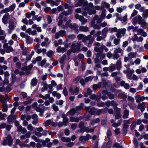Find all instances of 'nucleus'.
I'll return each mask as SVG.
<instances>
[{
	"instance_id": "nucleus-37",
	"label": "nucleus",
	"mask_w": 148,
	"mask_h": 148,
	"mask_svg": "<svg viewBox=\"0 0 148 148\" xmlns=\"http://www.w3.org/2000/svg\"><path fill=\"white\" fill-rule=\"evenodd\" d=\"M63 124L64 126H66L69 121V119L66 118L63 119Z\"/></svg>"
},
{
	"instance_id": "nucleus-45",
	"label": "nucleus",
	"mask_w": 148,
	"mask_h": 148,
	"mask_svg": "<svg viewBox=\"0 0 148 148\" xmlns=\"http://www.w3.org/2000/svg\"><path fill=\"white\" fill-rule=\"evenodd\" d=\"M122 51V49L120 48L119 47L118 48H116L115 50L114 51V53H120Z\"/></svg>"
},
{
	"instance_id": "nucleus-57",
	"label": "nucleus",
	"mask_w": 148,
	"mask_h": 148,
	"mask_svg": "<svg viewBox=\"0 0 148 148\" xmlns=\"http://www.w3.org/2000/svg\"><path fill=\"white\" fill-rule=\"evenodd\" d=\"M97 106L99 107H103L104 106L105 104L104 102H99L97 103Z\"/></svg>"
},
{
	"instance_id": "nucleus-2",
	"label": "nucleus",
	"mask_w": 148,
	"mask_h": 148,
	"mask_svg": "<svg viewBox=\"0 0 148 148\" xmlns=\"http://www.w3.org/2000/svg\"><path fill=\"white\" fill-rule=\"evenodd\" d=\"M84 109L86 112H88L91 115H94L96 114L97 109L94 107H91L89 106H85Z\"/></svg>"
},
{
	"instance_id": "nucleus-59",
	"label": "nucleus",
	"mask_w": 148,
	"mask_h": 148,
	"mask_svg": "<svg viewBox=\"0 0 148 148\" xmlns=\"http://www.w3.org/2000/svg\"><path fill=\"white\" fill-rule=\"evenodd\" d=\"M120 128H117L114 130V132L116 135H118L120 134Z\"/></svg>"
},
{
	"instance_id": "nucleus-22",
	"label": "nucleus",
	"mask_w": 148,
	"mask_h": 148,
	"mask_svg": "<svg viewBox=\"0 0 148 148\" xmlns=\"http://www.w3.org/2000/svg\"><path fill=\"white\" fill-rule=\"evenodd\" d=\"M142 16L144 18H146L148 17V9H146L143 12Z\"/></svg>"
},
{
	"instance_id": "nucleus-25",
	"label": "nucleus",
	"mask_w": 148,
	"mask_h": 148,
	"mask_svg": "<svg viewBox=\"0 0 148 148\" xmlns=\"http://www.w3.org/2000/svg\"><path fill=\"white\" fill-rule=\"evenodd\" d=\"M46 61V60L45 59L41 61L40 62H38V64L39 66L40 65L42 67L45 64Z\"/></svg>"
},
{
	"instance_id": "nucleus-46",
	"label": "nucleus",
	"mask_w": 148,
	"mask_h": 148,
	"mask_svg": "<svg viewBox=\"0 0 148 148\" xmlns=\"http://www.w3.org/2000/svg\"><path fill=\"white\" fill-rule=\"evenodd\" d=\"M120 57V55L118 54L115 53L113 55V58L114 60L117 59Z\"/></svg>"
},
{
	"instance_id": "nucleus-60",
	"label": "nucleus",
	"mask_w": 148,
	"mask_h": 148,
	"mask_svg": "<svg viewBox=\"0 0 148 148\" xmlns=\"http://www.w3.org/2000/svg\"><path fill=\"white\" fill-rule=\"evenodd\" d=\"M108 95L109 97V99H113L114 98V96L112 94L108 93Z\"/></svg>"
},
{
	"instance_id": "nucleus-13",
	"label": "nucleus",
	"mask_w": 148,
	"mask_h": 148,
	"mask_svg": "<svg viewBox=\"0 0 148 148\" xmlns=\"http://www.w3.org/2000/svg\"><path fill=\"white\" fill-rule=\"evenodd\" d=\"M79 20L82 22V24L83 25L85 23H86L87 21V20L86 19H85L84 17L80 15V17L79 19Z\"/></svg>"
},
{
	"instance_id": "nucleus-64",
	"label": "nucleus",
	"mask_w": 148,
	"mask_h": 148,
	"mask_svg": "<svg viewBox=\"0 0 148 148\" xmlns=\"http://www.w3.org/2000/svg\"><path fill=\"white\" fill-rule=\"evenodd\" d=\"M47 20L48 21V24H50L52 22V20L51 17L49 15L48 16Z\"/></svg>"
},
{
	"instance_id": "nucleus-1",
	"label": "nucleus",
	"mask_w": 148,
	"mask_h": 148,
	"mask_svg": "<svg viewBox=\"0 0 148 148\" xmlns=\"http://www.w3.org/2000/svg\"><path fill=\"white\" fill-rule=\"evenodd\" d=\"M81 43L79 42H77L76 45L75 43H73L71 47V49L67 50V54L68 56H69V59L70 58V54L72 52L73 53H79L80 51Z\"/></svg>"
},
{
	"instance_id": "nucleus-23",
	"label": "nucleus",
	"mask_w": 148,
	"mask_h": 148,
	"mask_svg": "<svg viewBox=\"0 0 148 148\" xmlns=\"http://www.w3.org/2000/svg\"><path fill=\"white\" fill-rule=\"evenodd\" d=\"M7 115L5 113L2 114V112L0 111V118L2 120L5 119V117H6Z\"/></svg>"
},
{
	"instance_id": "nucleus-61",
	"label": "nucleus",
	"mask_w": 148,
	"mask_h": 148,
	"mask_svg": "<svg viewBox=\"0 0 148 148\" xmlns=\"http://www.w3.org/2000/svg\"><path fill=\"white\" fill-rule=\"evenodd\" d=\"M23 51L22 54L24 56H26L27 53V50L26 49V47H25L23 50H22Z\"/></svg>"
},
{
	"instance_id": "nucleus-7",
	"label": "nucleus",
	"mask_w": 148,
	"mask_h": 148,
	"mask_svg": "<svg viewBox=\"0 0 148 148\" xmlns=\"http://www.w3.org/2000/svg\"><path fill=\"white\" fill-rule=\"evenodd\" d=\"M138 109H140L141 112H143L145 110V103L143 102L142 103H139L137 106Z\"/></svg>"
},
{
	"instance_id": "nucleus-33",
	"label": "nucleus",
	"mask_w": 148,
	"mask_h": 148,
	"mask_svg": "<svg viewBox=\"0 0 148 148\" xmlns=\"http://www.w3.org/2000/svg\"><path fill=\"white\" fill-rule=\"evenodd\" d=\"M5 138H6L8 140V142L10 143V142L11 143V144L12 143V137L10 135H8Z\"/></svg>"
},
{
	"instance_id": "nucleus-21",
	"label": "nucleus",
	"mask_w": 148,
	"mask_h": 148,
	"mask_svg": "<svg viewBox=\"0 0 148 148\" xmlns=\"http://www.w3.org/2000/svg\"><path fill=\"white\" fill-rule=\"evenodd\" d=\"M80 77L79 76H77L73 79V83L75 84H77L79 80L80 79Z\"/></svg>"
},
{
	"instance_id": "nucleus-26",
	"label": "nucleus",
	"mask_w": 148,
	"mask_h": 148,
	"mask_svg": "<svg viewBox=\"0 0 148 148\" xmlns=\"http://www.w3.org/2000/svg\"><path fill=\"white\" fill-rule=\"evenodd\" d=\"M114 119L115 120L120 119L122 116V115L121 114H114Z\"/></svg>"
},
{
	"instance_id": "nucleus-20",
	"label": "nucleus",
	"mask_w": 148,
	"mask_h": 148,
	"mask_svg": "<svg viewBox=\"0 0 148 148\" xmlns=\"http://www.w3.org/2000/svg\"><path fill=\"white\" fill-rule=\"evenodd\" d=\"M116 147V148H123L122 146H120L119 143H114L112 146V148H114Z\"/></svg>"
},
{
	"instance_id": "nucleus-47",
	"label": "nucleus",
	"mask_w": 148,
	"mask_h": 148,
	"mask_svg": "<svg viewBox=\"0 0 148 148\" xmlns=\"http://www.w3.org/2000/svg\"><path fill=\"white\" fill-rule=\"evenodd\" d=\"M121 97L123 99H125L127 98V95L124 93H121L119 94Z\"/></svg>"
},
{
	"instance_id": "nucleus-40",
	"label": "nucleus",
	"mask_w": 148,
	"mask_h": 148,
	"mask_svg": "<svg viewBox=\"0 0 148 148\" xmlns=\"http://www.w3.org/2000/svg\"><path fill=\"white\" fill-rule=\"evenodd\" d=\"M63 93L65 96H67L68 95V91L66 87L64 88L63 90Z\"/></svg>"
},
{
	"instance_id": "nucleus-39",
	"label": "nucleus",
	"mask_w": 148,
	"mask_h": 148,
	"mask_svg": "<svg viewBox=\"0 0 148 148\" xmlns=\"http://www.w3.org/2000/svg\"><path fill=\"white\" fill-rule=\"evenodd\" d=\"M128 70H129L128 71V73H129L130 74L128 73L127 74V76L128 78L130 79H132L131 76H132V73L131 72V71L130 69V68L128 69Z\"/></svg>"
},
{
	"instance_id": "nucleus-43",
	"label": "nucleus",
	"mask_w": 148,
	"mask_h": 148,
	"mask_svg": "<svg viewBox=\"0 0 148 148\" xmlns=\"http://www.w3.org/2000/svg\"><path fill=\"white\" fill-rule=\"evenodd\" d=\"M36 110L37 112L42 113L43 111L44 110L43 109L38 107H37L36 108Z\"/></svg>"
},
{
	"instance_id": "nucleus-3",
	"label": "nucleus",
	"mask_w": 148,
	"mask_h": 148,
	"mask_svg": "<svg viewBox=\"0 0 148 148\" xmlns=\"http://www.w3.org/2000/svg\"><path fill=\"white\" fill-rule=\"evenodd\" d=\"M91 138V136L89 134L86 135V136H81L79 138V140L81 142L83 140L88 141Z\"/></svg>"
},
{
	"instance_id": "nucleus-55",
	"label": "nucleus",
	"mask_w": 148,
	"mask_h": 148,
	"mask_svg": "<svg viewBox=\"0 0 148 148\" xmlns=\"http://www.w3.org/2000/svg\"><path fill=\"white\" fill-rule=\"evenodd\" d=\"M112 141L111 140H109L106 145L107 148H110L111 147Z\"/></svg>"
},
{
	"instance_id": "nucleus-35",
	"label": "nucleus",
	"mask_w": 148,
	"mask_h": 148,
	"mask_svg": "<svg viewBox=\"0 0 148 148\" xmlns=\"http://www.w3.org/2000/svg\"><path fill=\"white\" fill-rule=\"evenodd\" d=\"M8 110V106L7 104L3 105V108L2 110V111L3 112H6Z\"/></svg>"
},
{
	"instance_id": "nucleus-34",
	"label": "nucleus",
	"mask_w": 148,
	"mask_h": 148,
	"mask_svg": "<svg viewBox=\"0 0 148 148\" xmlns=\"http://www.w3.org/2000/svg\"><path fill=\"white\" fill-rule=\"evenodd\" d=\"M109 30L111 32H116L118 30L116 27H114L112 28H109Z\"/></svg>"
},
{
	"instance_id": "nucleus-52",
	"label": "nucleus",
	"mask_w": 148,
	"mask_h": 148,
	"mask_svg": "<svg viewBox=\"0 0 148 148\" xmlns=\"http://www.w3.org/2000/svg\"><path fill=\"white\" fill-rule=\"evenodd\" d=\"M6 124L5 123H2L0 125V129L2 128H4L6 126Z\"/></svg>"
},
{
	"instance_id": "nucleus-44",
	"label": "nucleus",
	"mask_w": 148,
	"mask_h": 148,
	"mask_svg": "<svg viewBox=\"0 0 148 148\" xmlns=\"http://www.w3.org/2000/svg\"><path fill=\"white\" fill-rule=\"evenodd\" d=\"M119 39L115 38L114 40V43L116 45L119 44Z\"/></svg>"
},
{
	"instance_id": "nucleus-54",
	"label": "nucleus",
	"mask_w": 148,
	"mask_h": 148,
	"mask_svg": "<svg viewBox=\"0 0 148 148\" xmlns=\"http://www.w3.org/2000/svg\"><path fill=\"white\" fill-rule=\"evenodd\" d=\"M11 85H8L5 88V90L8 92H9L12 90V88H11Z\"/></svg>"
},
{
	"instance_id": "nucleus-16",
	"label": "nucleus",
	"mask_w": 148,
	"mask_h": 148,
	"mask_svg": "<svg viewBox=\"0 0 148 148\" xmlns=\"http://www.w3.org/2000/svg\"><path fill=\"white\" fill-rule=\"evenodd\" d=\"M76 113V111L75 109L74 108H73V109H71V110H70L69 111H68L67 113V114H68L69 113V114L71 115H74Z\"/></svg>"
},
{
	"instance_id": "nucleus-8",
	"label": "nucleus",
	"mask_w": 148,
	"mask_h": 148,
	"mask_svg": "<svg viewBox=\"0 0 148 148\" xmlns=\"http://www.w3.org/2000/svg\"><path fill=\"white\" fill-rule=\"evenodd\" d=\"M33 67V65L31 64L28 66H26L22 67L21 69V70L22 71H26L27 70H28L29 71L32 69Z\"/></svg>"
},
{
	"instance_id": "nucleus-9",
	"label": "nucleus",
	"mask_w": 148,
	"mask_h": 148,
	"mask_svg": "<svg viewBox=\"0 0 148 148\" xmlns=\"http://www.w3.org/2000/svg\"><path fill=\"white\" fill-rule=\"evenodd\" d=\"M26 41L27 44H31L32 42V39L30 38V37L27 34H26Z\"/></svg>"
},
{
	"instance_id": "nucleus-56",
	"label": "nucleus",
	"mask_w": 148,
	"mask_h": 148,
	"mask_svg": "<svg viewBox=\"0 0 148 148\" xmlns=\"http://www.w3.org/2000/svg\"><path fill=\"white\" fill-rule=\"evenodd\" d=\"M58 10V12L60 11H62L63 10L64 8L63 6L61 5H60L58 6L57 8Z\"/></svg>"
},
{
	"instance_id": "nucleus-30",
	"label": "nucleus",
	"mask_w": 148,
	"mask_h": 148,
	"mask_svg": "<svg viewBox=\"0 0 148 148\" xmlns=\"http://www.w3.org/2000/svg\"><path fill=\"white\" fill-rule=\"evenodd\" d=\"M136 126V121H134L130 125V130H134Z\"/></svg>"
},
{
	"instance_id": "nucleus-15",
	"label": "nucleus",
	"mask_w": 148,
	"mask_h": 148,
	"mask_svg": "<svg viewBox=\"0 0 148 148\" xmlns=\"http://www.w3.org/2000/svg\"><path fill=\"white\" fill-rule=\"evenodd\" d=\"M106 15V10L104 9L102 10L101 14L100 15V19H104L105 18Z\"/></svg>"
},
{
	"instance_id": "nucleus-36",
	"label": "nucleus",
	"mask_w": 148,
	"mask_h": 148,
	"mask_svg": "<svg viewBox=\"0 0 148 148\" xmlns=\"http://www.w3.org/2000/svg\"><path fill=\"white\" fill-rule=\"evenodd\" d=\"M128 55L129 57L131 56V58H135L136 56V53L133 52H132L130 53Z\"/></svg>"
},
{
	"instance_id": "nucleus-32",
	"label": "nucleus",
	"mask_w": 148,
	"mask_h": 148,
	"mask_svg": "<svg viewBox=\"0 0 148 148\" xmlns=\"http://www.w3.org/2000/svg\"><path fill=\"white\" fill-rule=\"evenodd\" d=\"M107 136L108 139H109L110 137L112 136V132L110 130H108L107 132Z\"/></svg>"
},
{
	"instance_id": "nucleus-38",
	"label": "nucleus",
	"mask_w": 148,
	"mask_h": 148,
	"mask_svg": "<svg viewBox=\"0 0 148 148\" xmlns=\"http://www.w3.org/2000/svg\"><path fill=\"white\" fill-rule=\"evenodd\" d=\"M51 123V120L50 119H48L45 122V126L46 127L50 125Z\"/></svg>"
},
{
	"instance_id": "nucleus-12",
	"label": "nucleus",
	"mask_w": 148,
	"mask_h": 148,
	"mask_svg": "<svg viewBox=\"0 0 148 148\" xmlns=\"http://www.w3.org/2000/svg\"><path fill=\"white\" fill-rule=\"evenodd\" d=\"M37 79L36 78H34L32 79L31 82V85L34 86H36L37 85Z\"/></svg>"
},
{
	"instance_id": "nucleus-49",
	"label": "nucleus",
	"mask_w": 148,
	"mask_h": 148,
	"mask_svg": "<svg viewBox=\"0 0 148 148\" xmlns=\"http://www.w3.org/2000/svg\"><path fill=\"white\" fill-rule=\"evenodd\" d=\"M60 36L63 37L65 36L66 34V31L65 30L60 31H59Z\"/></svg>"
},
{
	"instance_id": "nucleus-58",
	"label": "nucleus",
	"mask_w": 148,
	"mask_h": 148,
	"mask_svg": "<svg viewBox=\"0 0 148 148\" xmlns=\"http://www.w3.org/2000/svg\"><path fill=\"white\" fill-rule=\"evenodd\" d=\"M116 36L118 38H121V33L119 30L116 32Z\"/></svg>"
},
{
	"instance_id": "nucleus-63",
	"label": "nucleus",
	"mask_w": 148,
	"mask_h": 148,
	"mask_svg": "<svg viewBox=\"0 0 148 148\" xmlns=\"http://www.w3.org/2000/svg\"><path fill=\"white\" fill-rule=\"evenodd\" d=\"M84 35L82 34H79L77 36V38L79 40H81L82 39Z\"/></svg>"
},
{
	"instance_id": "nucleus-41",
	"label": "nucleus",
	"mask_w": 148,
	"mask_h": 148,
	"mask_svg": "<svg viewBox=\"0 0 148 148\" xmlns=\"http://www.w3.org/2000/svg\"><path fill=\"white\" fill-rule=\"evenodd\" d=\"M93 28L95 29H97L98 30L100 29L101 28V25H98L97 24H95L93 26Z\"/></svg>"
},
{
	"instance_id": "nucleus-42",
	"label": "nucleus",
	"mask_w": 148,
	"mask_h": 148,
	"mask_svg": "<svg viewBox=\"0 0 148 148\" xmlns=\"http://www.w3.org/2000/svg\"><path fill=\"white\" fill-rule=\"evenodd\" d=\"M32 139H34L36 142H38V141H42L41 140L38 139L37 138L35 135H33L32 136Z\"/></svg>"
},
{
	"instance_id": "nucleus-27",
	"label": "nucleus",
	"mask_w": 148,
	"mask_h": 148,
	"mask_svg": "<svg viewBox=\"0 0 148 148\" xmlns=\"http://www.w3.org/2000/svg\"><path fill=\"white\" fill-rule=\"evenodd\" d=\"M12 82L13 83H14L16 81V75L15 74L12 73L11 74Z\"/></svg>"
},
{
	"instance_id": "nucleus-10",
	"label": "nucleus",
	"mask_w": 148,
	"mask_h": 148,
	"mask_svg": "<svg viewBox=\"0 0 148 148\" xmlns=\"http://www.w3.org/2000/svg\"><path fill=\"white\" fill-rule=\"evenodd\" d=\"M121 63L120 60H118L116 62V68L118 70H120L121 68Z\"/></svg>"
},
{
	"instance_id": "nucleus-5",
	"label": "nucleus",
	"mask_w": 148,
	"mask_h": 148,
	"mask_svg": "<svg viewBox=\"0 0 148 148\" xmlns=\"http://www.w3.org/2000/svg\"><path fill=\"white\" fill-rule=\"evenodd\" d=\"M17 118V116L16 115L10 114L8 117V122H10L13 120L16 119Z\"/></svg>"
},
{
	"instance_id": "nucleus-11",
	"label": "nucleus",
	"mask_w": 148,
	"mask_h": 148,
	"mask_svg": "<svg viewBox=\"0 0 148 148\" xmlns=\"http://www.w3.org/2000/svg\"><path fill=\"white\" fill-rule=\"evenodd\" d=\"M79 30L81 31L86 32L88 30V29L86 26H80L79 27Z\"/></svg>"
},
{
	"instance_id": "nucleus-24",
	"label": "nucleus",
	"mask_w": 148,
	"mask_h": 148,
	"mask_svg": "<svg viewBox=\"0 0 148 148\" xmlns=\"http://www.w3.org/2000/svg\"><path fill=\"white\" fill-rule=\"evenodd\" d=\"M109 30L107 27H105L102 31V34L103 36L106 35V33Z\"/></svg>"
},
{
	"instance_id": "nucleus-19",
	"label": "nucleus",
	"mask_w": 148,
	"mask_h": 148,
	"mask_svg": "<svg viewBox=\"0 0 148 148\" xmlns=\"http://www.w3.org/2000/svg\"><path fill=\"white\" fill-rule=\"evenodd\" d=\"M66 58V55L64 54L60 59V62L61 64H64V61Z\"/></svg>"
},
{
	"instance_id": "nucleus-50",
	"label": "nucleus",
	"mask_w": 148,
	"mask_h": 148,
	"mask_svg": "<svg viewBox=\"0 0 148 148\" xmlns=\"http://www.w3.org/2000/svg\"><path fill=\"white\" fill-rule=\"evenodd\" d=\"M103 112V110L102 109H99L98 110L97 112L96 111V114H95V115H99L101 113Z\"/></svg>"
},
{
	"instance_id": "nucleus-62",
	"label": "nucleus",
	"mask_w": 148,
	"mask_h": 148,
	"mask_svg": "<svg viewBox=\"0 0 148 148\" xmlns=\"http://www.w3.org/2000/svg\"><path fill=\"white\" fill-rule=\"evenodd\" d=\"M77 125V124L76 123H73L71 125V128L73 130H74L76 129Z\"/></svg>"
},
{
	"instance_id": "nucleus-53",
	"label": "nucleus",
	"mask_w": 148,
	"mask_h": 148,
	"mask_svg": "<svg viewBox=\"0 0 148 148\" xmlns=\"http://www.w3.org/2000/svg\"><path fill=\"white\" fill-rule=\"evenodd\" d=\"M102 81L103 82V86L105 87H106L107 85L108 84L106 82V80L104 78L102 79Z\"/></svg>"
},
{
	"instance_id": "nucleus-51",
	"label": "nucleus",
	"mask_w": 148,
	"mask_h": 148,
	"mask_svg": "<svg viewBox=\"0 0 148 148\" xmlns=\"http://www.w3.org/2000/svg\"><path fill=\"white\" fill-rule=\"evenodd\" d=\"M81 68L82 71H84L85 69L86 66L85 65V63L84 62H82Z\"/></svg>"
},
{
	"instance_id": "nucleus-48",
	"label": "nucleus",
	"mask_w": 148,
	"mask_h": 148,
	"mask_svg": "<svg viewBox=\"0 0 148 148\" xmlns=\"http://www.w3.org/2000/svg\"><path fill=\"white\" fill-rule=\"evenodd\" d=\"M119 30L121 34H122L123 35H124L125 34L126 31V29L123 28L121 29H119Z\"/></svg>"
},
{
	"instance_id": "nucleus-4",
	"label": "nucleus",
	"mask_w": 148,
	"mask_h": 148,
	"mask_svg": "<svg viewBox=\"0 0 148 148\" xmlns=\"http://www.w3.org/2000/svg\"><path fill=\"white\" fill-rule=\"evenodd\" d=\"M10 16L8 13L4 14L2 18V21L4 24H6L7 23V20L9 18Z\"/></svg>"
},
{
	"instance_id": "nucleus-6",
	"label": "nucleus",
	"mask_w": 148,
	"mask_h": 148,
	"mask_svg": "<svg viewBox=\"0 0 148 148\" xmlns=\"http://www.w3.org/2000/svg\"><path fill=\"white\" fill-rule=\"evenodd\" d=\"M135 97V99H136V102L138 103L145 99V97L144 96L141 97L140 95H139L136 96Z\"/></svg>"
},
{
	"instance_id": "nucleus-29",
	"label": "nucleus",
	"mask_w": 148,
	"mask_h": 148,
	"mask_svg": "<svg viewBox=\"0 0 148 148\" xmlns=\"http://www.w3.org/2000/svg\"><path fill=\"white\" fill-rule=\"evenodd\" d=\"M9 12V10L8 8H5L4 9L0 11V14H3V13H7L8 12Z\"/></svg>"
},
{
	"instance_id": "nucleus-17",
	"label": "nucleus",
	"mask_w": 148,
	"mask_h": 148,
	"mask_svg": "<svg viewBox=\"0 0 148 148\" xmlns=\"http://www.w3.org/2000/svg\"><path fill=\"white\" fill-rule=\"evenodd\" d=\"M16 7L15 3H13L8 8L9 11L12 12L13 11Z\"/></svg>"
},
{
	"instance_id": "nucleus-14",
	"label": "nucleus",
	"mask_w": 148,
	"mask_h": 148,
	"mask_svg": "<svg viewBox=\"0 0 148 148\" xmlns=\"http://www.w3.org/2000/svg\"><path fill=\"white\" fill-rule=\"evenodd\" d=\"M129 112V111L127 110H124L123 115V119H125L128 118Z\"/></svg>"
},
{
	"instance_id": "nucleus-28",
	"label": "nucleus",
	"mask_w": 148,
	"mask_h": 148,
	"mask_svg": "<svg viewBox=\"0 0 148 148\" xmlns=\"http://www.w3.org/2000/svg\"><path fill=\"white\" fill-rule=\"evenodd\" d=\"M54 54V53L53 51L50 50L47 53V56L49 58H51L52 55Z\"/></svg>"
},
{
	"instance_id": "nucleus-18",
	"label": "nucleus",
	"mask_w": 148,
	"mask_h": 148,
	"mask_svg": "<svg viewBox=\"0 0 148 148\" xmlns=\"http://www.w3.org/2000/svg\"><path fill=\"white\" fill-rule=\"evenodd\" d=\"M13 48L12 47L10 46H9L5 49V51L7 53H9L13 51Z\"/></svg>"
},
{
	"instance_id": "nucleus-31",
	"label": "nucleus",
	"mask_w": 148,
	"mask_h": 148,
	"mask_svg": "<svg viewBox=\"0 0 148 148\" xmlns=\"http://www.w3.org/2000/svg\"><path fill=\"white\" fill-rule=\"evenodd\" d=\"M84 117L85 119V120L86 121H88L90 120V118L91 117V115H86V114H84Z\"/></svg>"
}]
</instances>
